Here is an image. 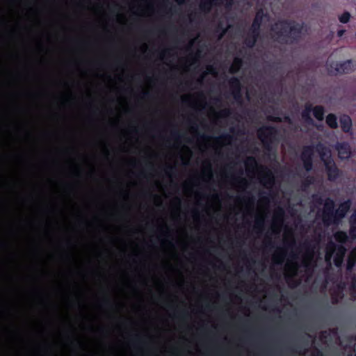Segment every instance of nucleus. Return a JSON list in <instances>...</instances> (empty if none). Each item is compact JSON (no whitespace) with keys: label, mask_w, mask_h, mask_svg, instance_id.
<instances>
[{"label":"nucleus","mask_w":356,"mask_h":356,"mask_svg":"<svg viewBox=\"0 0 356 356\" xmlns=\"http://www.w3.org/2000/svg\"><path fill=\"white\" fill-rule=\"evenodd\" d=\"M274 260H275V262H276V263H277V264L281 263V262H282V261H283V260H284V257H283V255H282H282H280L279 257H277V256H275V257H274Z\"/></svg>","instance_id":"nucleus-24"},{"label":"nucleus","mask_w":356,"mask_h":356,"mask_svg":"<svg viewBox=\"0 0 356 356\" xmlns=\"http://www.w3.org/2000/svg\"><path fill=\"white\" fill-rule=\"evenodd\" d=\"M313 113L314 117L318 120H322L323 118V109L321 106H316L313 109H312L310 106H307L305 111L302 113V118L306 122H309L311 120L310 113Z\"/></svg>","instance_id":"nucleus-7"},{"label":"nucleus","mask_w":356,"mask_h":356,"mask_svg":"<svg viewBox=\"0 0 356 356\" xmlns=\"http://www.w3.org/2000/svg\"><path fill=\"white\" fill-rule=\"evenodd\" d=\"M354 67V65L351 60H347L339 65L337 71L339 73H347L350 72Z\"/></svg>","instance_id":"nucleus-14"},{"label":"nucleus","mask_w":356,"mask_h":356,"mask_svg":"<svg viewBox=\"0 0 356 356\" xmlns=\"http://www.w3.org/2000/svg\"><path fill=\"white\" fill-rule=\"evenodd\" d=\"M241 65V59L239 58H235L231 67H230V71L232 72V73H234L236 72H237L240 67Z\"/></svg>","instance_id":"nucleus-19"},{"label":"nucleus","mask_w":356,"mask_h":356,"mask_svg":"<svg viewBox=\"0 0 356 356\" xmlns=\"http://www.w3.org/2000/svg\"><path fill=\"white\" fill-rule=\"evenodd\" d=\"M334 238L337 241H339L340 243H343L346 240L347 236H346V233L342 232H339L335 234Z\"/></svg>","instance_id":"nucleus-20"},{"label":"nucleus","mask_w":356,"mask_h":356,"mask_svg":"<svg viewBox=\"0 0 356 356\" xmlns=\"http://www.w3.org/2000/svg\"><path fill=\"white\" fill-rule=\"evenodd\" d=\"M350 17V15L348 12H344L339 16V19L341 23H347Z\"/></svg>","instance_id":"nucleus-21"},{"label":"nucleus","mask_w":356,"mask_h":356,"mask_svg":"<svg viewBox=\"0 0 356 356\" xmlns=\"http://www.w3.org/2000/svg\"><path fill=\"white\" fill-rule=\"evenodd\" d=\"M235 82H236V86H237V90H239V83H238V81L236 80Z\"/></svg>","instance_id":"nucleus-26"},{"label":"nucleus","mask_w":356,"mask_h":356,"mask_svg":"<svg viewBox=\"0 0 356 356\" xmlns=\"http://www.w3.org/2000/svg\"><path fill=\"white\" fill-rule=\"evenodd\" d=\"M345 249L342 245H335L332 242L330 243L326 249L325 261L331 264V259L333 258L334 264L339 266L343 261Z\"/></svg>","instance_id":"nucleus-4"},{"label":"nucleus","mask_w":356,"mask_h":356,"mask_svg":"<svg viewBox=\"0 0 356 356\" xmlns=\"http://www.w3.org/2000/svg\"><path fill=\"white\" fill-rule=\"evenodd\" d=\"M356 261V248L350 253L348 259V269L350 270Z\"/></svg>","instance_id":"nucleus-17"},{"label":"nucleus","mask_w":356,"mask_h":356,"mask_svg":"<svg viewBox=\"0 0 356 356\" xmlns=\"http://www.w3.org/2000/svg\"><path fill=\"white\" fill-rule=\"evenodd\" d=\"M314 255L312 253H308L302 260V262L305 266H309L310 264L312 263V261L313 259Z\"/></svg>","instance_id":"nucleus-22"},{"label":"nucleus","mask_w":356,"mask_h":356,"mask_svg":"<svg viewBox=\"0 0 356 356\" xmlns=\"http://www.w3.org/2000/svg\"><path fill=\"white\" fill-rule=\"evenodd\" d=\"M318 151L321 155V159L325 163V168L327 170V174L330 179H334L337 175V169L331 159L330 150L325 148L322 145L318 146Z\"/></svg>","instance_id":"nucleus-5"},{"label":"nucleus","mask_w":356,"mask_h":356,"mask_svg":"<svg viewBox=\"0 0 356 356\" xmlns=\"http://www.w3.org/2000/svg\"><path fill=\"white\" fill-rule=\"evenodd\" d=\"M343 33H344L343 30H340L338 31V35L341 36V35H343Z\"/></svg>","instance_id":"nucleus-25"},{"label":"nucleus","mask_w":356,"mask_h":356,"mask_svg":"<svg viewBox=\"0 0 356 356\" xmlns=\"http://www.w3.org/2000/svg\"><path fill=\"white\" fill-rule=\"evenodd\" d=\"M233 0H202L200 3V8L204 11H207L214 5L225 4V6H229L232 3Z\"/></svg>","instance_id":"nucleus-8"},{"label":"nucleus","mask_w":356,"mask_h":356,"mask_svg":"<svg viewBox=\"0 0 356 356\" xmlns=\"http://www.w3.org/2000/svg\"><path fill=\"white\" fill-rule=\"evenodd\" d=\"M298 270V261L296 259L287 261L285 266L286 275L288 277L293 276L296 274Z\"/></svg>","instance_id":"nucleus-11"},{"label":"nucleus","mask_w":356,"mask_h":356,"mask_svg":"<svg viewBox=\"0 0 356 356\" xmlns=\"http://www.w3.org/2000/svg\"><path fill=\"white\" fill-rule=\"evenodd\" d=\"M207 74H213L214 76H216V74H217V72H216V70L212 66H209V67H207Z\"/></svg>","instance_id":"nucleus-23"},{"label":"nucleus","mask_w":356,"mask_h":356,"mask_svg":"<svg viewBox=\"0 0 356 356\" xmlns=\"http://www.w3.org/2000/svg\"><path fill=\"white\" fill-rule=\"evenodd\" d=\"M175 1H176L178 3H179V4H180V3H182L184 1V0H175Z\"/></svg>","instance_id":"nucleus-27"},{"label":"nucleus","mask_w":356,"mask_h":356,"mask_svg":"<svg viewBox=\"0 0 356 356\" xmlns=\"http://www.w3.org/2000/svg\"><path fill=\"white\" fill-rule=\"evenodd\" d=\"M334 206V203L330 200H326L324 203L323 212L322 214V218L325 223L329 225L331 222H336V221L343 218L346 213L350 208V202H345L342 203L339 209L337 210L334 216L333 217L332 213V208Z\"/></svg>","instance_id":"nucleus-2"},{"label":"nucleus","mask_w":356,"mask_h":356,"mask_svg":"<svg viewBox=\"0 0 356 356\" xmlns=\"http://www.w3.org/2000/svg\"><path fill=\"white\" fill-rule=\"evenodd\" d=\"M266 20H268V17H267V16L264 15L262 11H259L257 13L255 19H254V21L252 24V33H253L252 40H246V42H245L246 44L248 46L252 47L254 44V43L255 42V35H256L257 31L259 28V26L261 24V22L266 21Z\"/></svg>","instance_id":"nucleus-6"},{"label":"nucleus","mask_w":356,"mask_h":356,"mask_svg":"<svg viewBox=\"0 0 356 356\" xmlns=\"http://www.w3.org/2000/svg\"><path fill=\"white\" fill-rule=\"evenodd\" d=\"M282 216H283V211L282 210H279L277 213L274 218L273 224V231L274 232H280V226L282 223Z\"/></svg>","instance_id":"nucleus-13"},{"label":"nucleus","mask_w":356,"mask_h":356,"mask_svg":"<svg viewBox=\"0 0 356 356\" xmlns=\"http://www.w3.org/2000/svg\"><path fill=\"white\" fill-rule=\"evenodd\" d=\"M312 154V149L310 147L305 148L302 152V159L304 162L305 168L307 170H309L312 168L310 163Z\"/></svg>","instance_id":"nucleus-12"},{"label":"nucleus","mask_w":356,"mask_h":356,"mask_svg":"<svg viewBox=\"0 0 356 356\" xmlns=\"http://www.w3.org/2000/svg\"><path fill=\"white\" fill-rule=\"evenodd\" d=\"M274 130L270 127H263L258 131V135L261 140L264 143H267L268 141H271L273 138Z\"/></svg>","instance_id":"nucleus-9"},{"label":"nucleus","mask_w":356,"mask_h":356,"mask_svg":"<svg viewBox=\"0 0 356 356\" xmlns=\"http://www.w3.org/2000/svg\"><path fill=\"white\" fill-rule=\"evenodd\" d=\"M350 236L352 238L356 237V212L350 218Z\"/></svg>","instance_id":"nucleus-16"},{"label":"nucleus","mask_w":356,"mask_h":356,"mask_svg":"<svg viewBox=\"0 0 356 356\" xmlns=\"http://www.w3.org/2000/svg\"><path fill=\"white\" fill-rule=\"evenodd\" d=\"M245 166L247 171L252 172L254 176H257L266 187L269 188L273 185L274 176L272 171L267 168L258 166L254 159L248 158L245 162Z\"/></svg>","instance_id":"nucleus-1"},{"label":"nucleus","mask_w":356,"mask_h":356,"mask_svg":"<svg viewBox=\"0 0 356 356\" xmlns=\"http://www.w3.org/2000/svg\"><path fill=\"white\" fill-rule=\"evenodd\" d=\"M326 123L330 128H336L337 127V121L335 115L329 114L326 118Z\"/></svg>","instance_id":"nucleus-18"},{"label":"nucleus","mask_w":356,"mask_h":356,"mask_svg":"<svg viewBox=\"0 0 356 356\" xmlns=\"http://www.w3.org/2000/svg\"><path fill=\"white\" fill-rule=\"evenodd\" d=\"M340 124L341 129L344 131H349L352 127V122L350 118L347 115H343L340 118Z\"/></svg>","instance_id":"nucleus-15"},{"label":"nucleus","mask_w":356,"mask_h":356,"mask_svg":"<svg viewBox=\"0 0 356 356\" xmlns=\"http://www.w3.org/2000/svg\"><path fill=\"white\" fill-rule=\"evenodd\" d=\"M299 29L286 22L276 24L271 29V37L280 42H289V37H293Z\"/></svg>","instance_id":"nucleus-3"},{"label":"nucleus","mask_w":356,"mask_h":356,"mask_svg":"<svg viewBox=\"0 0 356 356\" xmlns=\"http://www.w3.org/2000/svg\"><path fill=\"white\" fill-rule=\"evenodd\" d=\"M339 157L341 159H348L350 156V147L345 143L339 144L337 147Z\"/></svg>","instance_id":"nucleus-10"}]
</instances>
